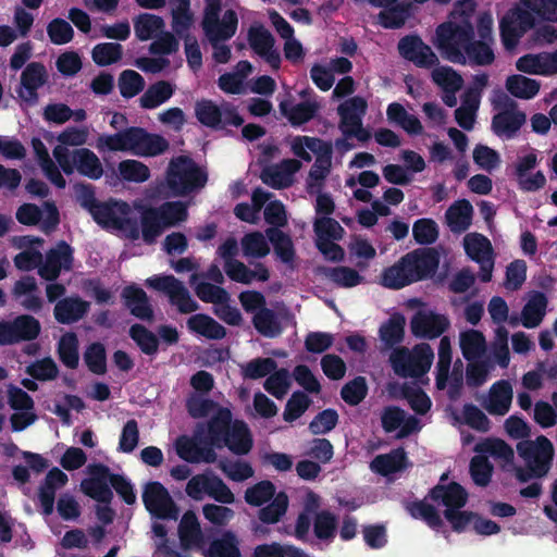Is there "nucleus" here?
<instances>
[{
    "label": "nucleus",
    "mask_w": 557,
    "mask_h": 557,
    "mask_svg": "<svg viewBox=\"0 0 557 557\" xmlns=\"http://www.w3.org/2000/svg\"><path fill=\"white\" fill-rule=\"evenodd\" d=\"M475 10L473 0H462L455 4L448 21L441 24L435 32L434 46L450 62L465 64L467 61L487 65L494 61L491 48L493 16L483 13L479 18L478 34L480 41H473L472 14Z\"/></svg>",
    "instance_id": "nucleus-1"
},
{
    "label": "nucleus",
    "mask_w": 557,
    "mask_h": 557,
    "mask_svg": "<svg viewBox=\"0 0 557 557\" xmlns=\"http://www.w3.org/2000/svg\"><path fill=\"white\" fill-rule=\"evenodd\" d=\"M96 148L100 152H124L137 157H154L169 148L166 139L141 127H128L115 134L98 137Z\"/></svg>",
    "instance_id": "nucleus-2"
},
{
    "label": "nucleus",
    "mask_w": 557,
    "mask_h": 557,
    "mask_svg": "<svg viewBox=\"0 0 557 557\" xmlns=\"http://www.w3.org/2000/svg\"><path fill=\"white\" fill-rule=\"evenodd\" d=\"M525 10L517 7L500 20V34L504 46L512 49L520 37L533 26L534 15L557 23V0H520Z\"/></svg>",
    "instance_id": "nucleus-3"
},
{
    "label": "nucleus",
    "mask_w": 557,
    "mask_h": 557,
    "mask_svg": "<svg viewBox=\"0 0 557 557\" xmlns=\"http://www.w3.org/2000/svg\"><path fill=\"white\" fill-rule=\"evenodd\" d=\"M72 250L65 243H60L51 249L42 261V255L39 250H24L14 258V264L17 269L29 271L38 268L39 275L48 281L55 280L61 270H70L72 265Z\"/></svg>",
    "instance_id": "nucleus-4"
},
{
    "label": "nucleus",
    "mask_w": 557,
    "mask_h": 557,
    "mask_svg": "<svg viewBox=\"0 0 557 557\" xmlns=\"http://www.w3.org/2000/svg\"><path fill=\"white\" fill-rule=\"evenodd\" d=\"M206 173L188 157L173 158L166 173V184L176 196L189 194L205 186Z\"/></svg>",
    "instance_id": "nucleus-5"
},
{
    "label": "nucleus",
    "mask_w": 557,
    "mask_h": 557,
    "mask_svg": "<svg viewBox=\"0 0 557 557\" xmlns=\"http://www.w3.org/2000/svg\"><path fill=\"white\" fill-rule=\"evenodd\" d=\"M187 218L186 206L181 201L166 202L159 209L143 213V237L152 243L166 227L174 226Z\"/></svg>",
    "instance_id": "nucleus-6"
},
{
    "label": "nucleus",
    "mask_w": 557,
    "mask_h": 557,
    "mask_svg": "<svg viewBox=\"0 0 557 557\" xmlns=\"http://www.w3.org/2000/svg\"><path fill=\"white\" fill-rule=\"evenodd\" d=\"M221 1L206 0L202 28L210 42L224 41L233 37L238 25V17L234 10L227 9L220 15Z\"/></svg>",
    "instance_id": "nucleus-7"
},
{
    "label": "nucleus",
    "mask_w": 557,
    "mask_h": 557,
    "mask_svg": "<svg viewBox=\"0 0 557 557\" xmlns=\"http://www.w3.org/2000/svg\"><path fill=\"white\" fill-rule=\"evenodd\" d=\"M94 220L102 227L133 234L136 231V222L131 207L123 201L110 200L101 202L92 209Z\"/></svg>",
    "instance_id": "nucleus-8"
},
{
    "label": "nucleus",
    "mask_w": 557,
    "mask_h": 557,
    "mask_svg": "<svg viewBox=\"0 0 557 557\" xmlns=\"http://www.w3.org/2000/svg\"><path fill=\"white\" fill-rule=\"evenodd\" d=\"M517 453L525 466H532V471L539 476H546L552 469L555 456L554 445L545 435L535 440H524L517 444Z\"/></svg>",
    "instance_id": "nucleus-9"
},
{
    "label": "nucleus",
    "mask_w": 557,
    "mask_h": 557,
    "mask_svg": "<svg viewBox=\"0 0 557 557\" xmlns=\"http://www.w3.org/2000/svg\"><path fill=\"white\" fill-rule=\"evenodd\" d=\"M53 157L66 174H72L74 171H77L79 174L91 180H97L102 176V164L97 154L89 149H76L72 152L71 157L66 158V152L63 148L54 147Z\"/></svg>",
    "instance_id": "nucleus-10"
},
{
    "label": "nucleus",
    "mask_w": 557,
    "mask_h": 557,
    "mask_svg": "<svg viewBox=\"0 0 557 557\" xmlns=\"http://www.w3.org/2000/svg\"><path fill=\"white\" fill-rule=\"evenodd\" d=\"M389 359L397 375L419 379L429 372L434 350H392Z\"/></svg>",
    "instance_id": "nucleus-11"
},
{
    "label": "nucleus",
    "mask_w": 557,
    "mask_h": 557,
    "mask_svg": "<svg viewBox=\"0 0 557 557\" xmlns=\"http://www.w3.org/2000/svg\"><path fill=\"white\" fill-rule=\"evenodd\" d=\"M146 284L166 294L170 302L182 313H190L198 309V304L191 298L187 288L173 275H154L147 278Z\"/></svg>",
    "instance_id": "nucleus-12"
},
{
    "label": "nucleus",
    "mask_w": 557,
    "mask_h": 557,
    "mask_svg": "<svg viewBox=\"0 0 557 557\" xmlns=\"http://www.w3.org/2000/svg\"><path fill=\"white\" fill-rule=\"evenodd\" d=\"M195 115L202 125L212 128H223L227 125L239 126L243 123V119L232 106L223 103L219 107L211 100L197 101Z\"/></svg>",
    "instance_id": "nucleus-13"
},
{
    "label": "nucleus",
    "mask_w": 557,
    "mask_h": 557,
    "mask_svg": "<svg viewBox=\"0 0 557 557\" xmlns=\"http://www.w3.org/2000/svg\"><path fill=\"white\" fill-rule=\"evenodd\" d=\"M146 509L158 519H177L178 508L169 491L158 481L146 484L143 492Z\"/></svg>",
    "instance_id": "nucleus-14"
},
{
    "label": "nucleus",
    "mask_w": 557,
    "mask_h": 557,
    "mask_svg": "<svg viewBox=\"0 0 557 557\" xmlns=\"http://www.w3.org/2000/svg\"><path fill=\"white\" fill-rule=\"evenodd\" d=\"M367 110V102L361 97H354L338 107L341 115V128L346 136L355 137L359 141H366L370 134L362 127L361 119Z\"/></svg>",
    "instance_id": "nucleus-15"
},
{
    "label": "nucleus",
    "mask_w": 557,
    "mask_h": 557,
    "mask_svg": "<svg viewBox=\"0 0 557 557\" xmlns=\"http://www.w3.org/2000/svg\"><path fill=\"white\" fill-rule=\"evenodd\" d=\"M463 248L467 256L480 264L479 276L481 281H491L494 255L490 239L479 233H469L463 237Z\"/></svg>",
    "instance_id": "nucleus-16"
},
{
    "label": "nucleus",
    "mask_w": 557,
    "mask_h": 557,
    "mask_svg": "<svg viewBox=\"0 0 557 557\" xmlns=\"http://www.w3.org/2000/svg\"><path fill=\"white\" fill-rule=\"evenodd\" d=\"M16 219L24 225H39L45 233H50L59 224V211L54 203L46 201L41 207L24 203L16 211Z\"/></svg>",
    "instance_id": "nucleus-17"
},
{
    "label": "nucleus",
    "mask_w": 557,
    "mask_h": 557,
    "mask_svg": "<svg viewBox=\"0 0 557 557\" xmlns=\"http://www.w3.org/2000/svg\"><path fill=\"white\" fill-rule=\"evenodd\" d=\"M443 248H420L405 255L413 281L419 282L432 277L438 269Z\"/></svg>",
    "instance_id": "nucleus-18"
},
{
    "label": "nucleus",
    "mask_w": 557,
    "mask_h": 557,
    "mask_svg": "<svg viewBox=\"0 0 557 557\" xmlns=\"http://www.w3.org/2000/svg\"><path fill=\"white\" fill-rule=\"evenodd\" d=\"M250 48L262 58L272 69H278L281 55L274 48V39L271 33L262 25L255 24L248 33Z\"/></svg>",
    "instance_id": "nucleus-19"
},
{
    "label": "nucleus",
    "mask_w": 557,
    "mask_h": 557,
    "mask_svg": "<svg viewBox=\"0 0 557 557\" xmlns=\"http://www.w3.org/2000/svg\"><path fill=\"white\" fill-rule=\"evenodd\" d=\"M537 156L531 151L520 156L515 166L519 187L525 191H535L544 187L546 177L541 171L532 172L537 165Z\"/></svg>",
    "instance_id": "nucleus-20"
},
{
    "label": "nucleus",
    "mask_w": 557,
    "mask_h": 557,
    "mask_svg": "<svg viewBox=\"0 0 557 557\" xmlns=\"http://www.w3.org/2000/svg\"><path fill=\"white\" fill-rule=\"evenodd\" d=\"M233 422L231 410L226 407H219L207 423L197 425L195 434L207 437L211 441V444H215V447L221 449V443L233 425Z\"/></svg>",
    "instance_id": "nucleus-21"
},
{
    "label": "nucleus",
    "mask_w": 557,
    "mask_h": 557,
    "mask_svg": "<svg viewBox=\"0 0 557 557\" xmlns=\"http://www.w3.org/2000/svg\"><path fill=\"white\" fill-rule=\"evenodd\" d=\"M516 69L525 74L553 76L557 74V50L554 52L528 53L516 61Z\"/></svg>",
    "instance_id": "nucleus-22"
},
{
    "label": "nucleus",
    "mask_w": 557,
    "mask_h": 557,
    "mask_svg": "<svg viewBox=\"0 0 557 557\" xmlns=\"http://www.w3.org/2000/svg\"><path fill=\"white\" fill-rule=\"evenodd\" d=\"M412 333L422 338H435L448 326L447 319L429 308L420 309L411 319Z\"/></svg>",
    "instance_id": "nucleus-23"
},
{
    "label": "nucleus",
    "mask_w": 557,
    "mask_h": 557,
    "mask_svg": "<svg viewBox=\"0 0 557 557\" xmlns=\"http://www.w3.org/2000/svg\"><path fill=\"white\" fill-rule=\"evenodd\" d=\"M426 498L443 505L445 509H461L468 503L469 494L467 490L458 482H449L447 484L438 483L433 486Z\"/></svg>",
    "instance_id": "nucleus-24"
},
{
    "label": "nucleus",
    "mask_w": 557,
    "mask_h": 557,
    "mask_svg": "<svg viewBox=\"0 0 557 557\" xmlns=\"http://www.w3.org/2000/svg\"><path fill=\"white\" fill-rule=\"evenodd\" d=\"M301 162L297 159H285L277 164L267 166L261 174L263 183L274 188H284L295 182Z\"/></svg>",
    "instance_id": "nucleus-25"
},
{
    "label": "nucleus",
    "mask_w": 557,
    "mask_h": 557,
    "mask_svg": "<svg viewBox=\"0 0 557 557\" xmlns=\"http://www.w3.org/2000/svg\"><path fill=\"white\" fill-rule=\"evenodd\" d=\"M400 54L419 66L429 67L437 62L436 54L419 37L409 36L398 44Z\"/></svg>",
    "instance_id": "nucleus-26"
},
{
    "label": "nucleus",
    "mask_w": 557,
    "mask_h": 557,
    "mask_svg": "<svg viewBox=\"0 0 557 557\" xmlns=\"http://www.w3.org/2000/svg\"><path fill=\"white\" fill-rule=\"evenodd\" d=\"M461 351L463 358L469 361L466 370V381L468 386L479 387L483 385L492 368L490 359L484 355L487 350Z\"/></svg>",
    "instance_id": "nucleus-27"
},
{
    "label": "nucleus",
    "mask_w": 557,
    "mask_h": 557,
    "mask_svg": "<svg viewBox=\"0 0 557 557\" xmlns=\"http://www.w3.org/2000/svg\"><path fill=\"white\" fill-rule=\"evenodd\" d=\"M67 475L54 467L48 471L44 482L39 486L38 499L42 513L49 516L53 512L55 492L67 483Z\"/></svg>",
    "instance_id": "nucleus-28"
},
{
    "label": "nucleus",
    "mask_w": 557,
    "mask_h": 557,
    "mask_svg": "<svg viewBox=\"0 0 557 557\" xmlns=\"http://www.w3.org/2000/svg\"><path fill=\"white\" fill-rule=\"evenodd\" d=\"M253 446V440L248 425L243 420H235L226 436L221 443V448L227 447L233 454L247 455Z\"/></svg>",
    "instance_id": "nucleus-29"
},
{
    "label": "nucleus",
    "mask_w": 557,
    "mask_h": 557,
    "mask_svg": "<svg viewBox=\"0 0 557 557\" xmlns=\"http://www.w3.org/2000/svg\"><path fill=\"white\" fill-rule=\"evenodd\" d=\"M292 153L305 162L313 157L330 154L331 146L323 140L310 136H295L289 141Z\"/></svg>",
    "instance_id": "nucleus-30"
},
{
    "label": "nucleus",
    "mask_w": 557,
    "mask_h": 557,
    "mask_svg": "<svg viewBox=\"0 0 557 557\" xmlns=\"http://www.w3.org/2000/svg\"><path fill=\"white\" fill-rule=\"evenodd\" d=\"M512 386L509 381L499 380L495 382L488 394V403L485 409L493 416H505L512 403Z\"/></svg>",
    "instance_id": "nucleus-31"
},
{
    "label": "nucleus",
    "mask_w": 557,
    "mask_h": 557,
    "mask_svg": "<svg viewBox=\"0 0 557 557\" xmlns=\"http://www.w3.org/2000/svg\"><path fill=\"white\" fill-rule=\"evenodd\" d=\"M379 283L389 289H400L414 283L405 256L382 271Z\"/></svg>",
    "instance_id": "nucleus-32"
},
{
    "label": "nucleus",
    "mask_w": 557,
    "mask_h": 557,
    "mask_svg": "<svg viewBox=\"0 0 557 557\" xmlns=\"http://www.w3.org/2000/svg\"><path fill=\"white\" fill-rule=\"evenodd\" d=\"M46 77L44 65L39 63L29 64L22 73L20 97L27 102H34L37 98L36 91L45 84Z\"/></svg>",
    "instance_id": "nucleus-33"
},
{
    "label": "nucleus",
    "mask_w": 557,
    "mask_h": 557,
    "mask_svg": "<svg viewBox=\"0 0 557 557\" xmlns=\"http://www.w3.org/2000/svg\"><path fill=\"white\" fill-rule=\"evenodd\" d=\"M547 304V297L543 293L529 294L521 311L522 325L528 329L539 326L546 314Z\"/></svg>",
    "instance_id": "nucleus-34"
},
{
    "label": "nucleus",
    "mask_w": 557,
    "mask_h": 557,
    "mask_svg": "<svg viewBox=\"0 0 557 557\" xmlns=\"http://www.w3.org/2000/svg\"><path fill=\"white\" fill-rule=\"evenodd\" d=\"M407 454L403 447L392 449L388 454H381L371 461V470L383 476L394 474L406 468Z\"/></svg>",
    "instance_id": "nucleus-35"
},
{
    "label": "nucleus",
    "mask_w": 557,
    "mask_h": 557,
    "mask_svg": "<svg viewBox=\"0 0 557 557\" xmlns=\"http://www.w3.org/2000/svg\"><path fill=\"white\" fill-rule=\"evenodd\" d=\"M224 270L231 280L243 284H249L252 281L264 282L269 278V271L262 264H257L253 270H249L240 261L227 260L224 263Z\"/></svg>",
    "instance_id": "nucleus-36"
},
{
    "label": "nucleus",
    "mask_w": 557,
    "mask_h": 557,
    "mask_svg": "<svg viewBox=\"0 0 557 557\" xmlns=\"http://www.w3.org/2000/svg\"><path fill=\"white\" fill-rule=\"evenodd\" d=\"M178 537L183 548L198 546L203 542V534L196 513L187 510L178 524Z\"/></svg>",
    "instance_id": "nucleus-37"
},
{
    "label": "nucleus",
    "mask_w": 557,
    "mask_h": 557,
    "mask_svg": "<svg viewBox=\"0 0 557 557\" xmlns=\"http://www.w3.org/2000/svg\"><path fill=\"white\" fill-rule=\"evenodd\" d=\"M89 304L78 297H67L54 307V318L60 323H73L82 319L88 311Z\"/></svg>",
    "instance_id": "nucleus-38"
},
{
    "label": "nucleus",
    "mask_w": 557,
    "mask_h": 557,
    "mask_svg": "<svg viewBox=\"0 0 557 557\" xmlns=\"http://www.w3.org/2000/svg\"><path fill=\"white\" fill-rule=\"evenodd\" d=\"M32 145L37 157L38 163L46 177L57 187L64 188L66 185V181L64 180L58 166L50 158L49 151L46 148L45 144L40 139L34 138Z\"/></svg>",
    "instance_id": "nucleus-39"
},
{
    "label": "nucleus",
    "mask_w": 557,
    "mask_h": 557,
    "mask_svg": "<svg viewBox=\"0 0 557 557\" xmlns=\"http://www.w3.org/2000/svg\"><path fill=\"white\" fill-rule=\"evenodd\" d=\"M190 332L209 339H221L225 336V329L207 314L197 313L187 320Z\"/></svg>",
    "instance_id": "nucleus-40"
},
{
    "label": "nucleus",
    "mask_w": 557,
    "mask_h": 557,
    "mask_svg": "<svg viewBox=\"0 0 557 557\" xmlns=\"http://www.w3.org/2000/svg\"><path fill=\"white\" fill-rule=\"evenodd\" d=\"M505 87L511 96L530 100L540 92L541 83L522 74H512L507 77Z\"/></svg>",
    "instance_id": "nucleus-41"
},
{
    "label": "nucleus",
    "mask_w": 557,
    "mask_h": 557,
    "mask_svg": "<svg viewBox=\"0 0 557 557\" xmlns=\"http://www.w3.org/2000/svg\"><path fill=\"white\" fill-rule=\"evenodd\" d=\"M472 206L467 200H458L446 211L445 219L448 227L454 233L466 231L472 219Z\"/></svg>",
    "instance_id": "nucleus-42"
},
{
    "label": "nucleus",
    "mask_w": 557,
    "mask_h": 557,
    "mask_svg": "<svg viewBox=\"0 0 557 557\" xmlns=\"http://www.w3.org/2000/svg\"><path fill=\"white\" fill-rule=\"evenodd\" d=\"M122 297L132 314L139 319L151 318L152 309L146 293L141 288L135 285L127 286L123 289Z\"/></svg>",
    "instance_id": "nucleus-43"
},
{
    "label": "nucleus",
    "mask_w": 557,
    "mask_h": 557,
    "mask_svg": "<svg viewBox=\"0 0 557 557\" xmlns=\"http://www.w3.org/2000/svg\"><path fill=\"white\" fill-rule=\"evenodd\" d=\"M387 119L391 123L400 126L410 135H419L422 133V124L417 116L410 114L400 103L393 102L386 110Z\"/></svg>",
    "instance_id": "nucleus-44"
},
{
    "label": "nucleus",
    "mask_w": 557,
    "mask_h": 557,
    "mask_svg": "<svg viewBox=\"0 0 557 557\" xmlns=\"http://www.w3.org/2000/svg\"><path fill=\"white\" fill-rule=\"evenodd\" d=\"M205 557H242L236 534L232 531H224L220 539L210 543Z\"/></svg>",
    "instance_id": "nucleus-45"
},
{
    "label": "nucleus",
    "mask_w": 557,
    "mask_h": 557,
    "mask_svg": "<svg viewBox=\"0 0 557 557\" xmlns=\"http://www.w3.org/2000/svg\"><path fill=\"white\" fill-rule=\"evenodd\" d=\"M270 193L256 189L251 196L252 203H238L234 209V213L239 220L255 224L259 221L260 210L270 200Z\"/></svg>",
    "instance_id": "nucleus-46"
},
{
    "label": "nucleus",
    "mask_w": 557,
    "mask_h": 557,
    "mask_svg": "<svg viewBox=\"0 0 557 557\" xmlns=\"http://www.w3.org/2000/svg\"><path fill=\"white\" fill-rule=\"evenodd\" d=\"M175 87L169 82L160 81L151 85L139 98L141 108L156 109L166 102L174 94Z\"/></svg>",
    "instance_id": "nucleus-47"
},
{
    "label": "nucleus",
    "mask_w": 557,
    "mask_h": 557,
    "mask_svg": "<svg viewBox=\"0 0 557 557\" xmlns=\"http://www.w3.org/2000/svg\"><path fill=\"white\" fill-rule=\"evenodd\" d=\"M164 28L163 18L153 14L144 13L134 20L135 35L141 41L156 38Z\"/></svg>",
    "instance_id": "nucleus-48"
},
{
    "label": "nucleus",
    "mask_w": 557,
    "mask_h": 557,
    "mask_svg": "<svg viewBox=\"0 0 557 557\" xmlns=\"http://www.w3.org/2000/svg\"><path fill=\"white\" fill-rule=\"evenodd\" d=\"M480 98L481 95L474 90H468L465 94L461 106L455 112L456 121L462 128L469 131L473 127Z\"/></svg>",
    "instance_id": "nucleus-49"
},
{
    "label": "nucleus",
    "mask_w": 557,
    "mask_h": 557,
    "mask_svg": "<svg viewBox=\"0 0 557 557\" xmlns=\"http://www.w3.org/2000/svg\"><path fill=\"white\" fill-rule=\"evenodd\" d=\"M524 122V113L519 111H505L494 116L492 125L498 136L511 137Z\"/></svg>",
    "instance_id": "nucleus-50"
},
{
    "label": "nucleus",
    "mask_w": 557,
    "mask_h": 557,
    "mask_svg": "<svg viewBox=\"0 0 557 557\" xmlns=\"http://www.w3.org/2000/svg\"><path fill=\"white\" fill-rule=\"evenodd\" d=\"M405 508L413 519L423 520L432 529H438L443 525V520L437 509L425 500L409 502Z\"/></svg>",
    "instance_id": "nucleus-51"
},
{
    "label": "nucleus",
    "mask_w": 557,
    "mask_h": 557,
    "mask_svg": "<svg viewBox=\"0 0 557 557\" xmlns=\"http://www.w3.org/2000/svg\"><path fill=\"white\" fill-rule=\"evenodd\" d=\"M172 15V28L181 35L188 30L194 23L189 0H169Z\"/></svg>",
    "instance_id": "nucleus-52"
},
{
    "label": "nucleus",
    "mask_w": 557,
    "mask_h": 557,
    "mask_svg": "<svg viewBox=\"0 0 557 557\" xmlns=\"http://www.w3.org/2000/svg\"><path fill=\"white\" fill-rule=\"evenodd\" d=\"M280 110L293 125H301L313 117L318 106L314 102H304L294 106L288 101H282Z\"/></svg>",
    "instance_id": "nucleus-53"
},
{
    "label": "nucleus",
    "mask_w": 557,
    "mask_h": 557,
    "mask_svg": "<svg viewBox=\"0 0 557 557\" xmlns=\"http://www.w3.org/2000/svg\"><path fill=\"white\" fill-rule=\"evenodd\" d=\"M16 344L30 342L38 337L41 331L40 322L29 314H21L12 320Z\"/></svg>",
    "instance_id": "nucleus-54"
},
{
    "label": "nucleus",
    "mask_w": 557,
    "mask_h": 557,
    "mask_svg": "<svg viewBox=\"0 0 557 557\" xmlns=\"http://www.w3.org/2000/svg\"><path fill=\"white\" fill-rule=\"evenodd\" d=\"M331 170V153L319 156L311 166L306 185L307 190L311 194L319 193Z\"/></svg>",
    "instance_id": "nucleus-55"
},
{
    "label": "nucleus",
    "mask_w": 557,
    "mask_h": 557,
    "mask_svg": "<svg viewBox=\"0 0 557 557\" xmlns=\"http://www.w3.org/2000/svg\"><path fill=\"white\" fill-rule=\"evenodd\" d=\"M337 519L329 510H321L313 517L314 536L324 542H332L336 535Z\"/></svg>",
    "instance_id": "nucleus-56"
},
{
    "label": "nucleus",
    "mask_w": 557,
    "mask_h": 557,
    "mask_svg": "<svg viewBox=\"0 0 557 557\" xmlns=\"http://www.w3.org/2000/svg\"><path fill=\"white\" fill-rule=\"evenodd\" d=\"M288 509V497L286 493L280 492L264 507L258 511V518L262 523L274 524L286 513Z\"/></svg>",
    "instance_id": "nucleus-57"
},
{
    "label": "nucleus",
    "mask_w": 557,
    "mask_h": 557,
    "mask_svg": "<svg viewBox=\"0 0 557 557\" xmlns=\"http://www.w3.org/2000/svg\"><path fill=\"white\" fill-rule=\"evenodd\" d=\"M275 485L269 480H263L248 487L244 498L248 505L261 507L275 497Z\"/></svg>",
    "instance_id": "nucleus-58"
},
{
    "label": "nucleus",
    "mask_w": 557,
    "mask_h": 557,
    "mask_svg": "<svg viewBox=\"0 0 557 557\" xmlns=\"http://www.w3.org/2000/svg\"><path fill=\"white\" fill-rule=\"evenodd\" d=\"M252 322L263 336L275 337L282 332L280 317L270 309L258 311L253 314Z\"/></svg>",
    "instance_id": "nucleus-59"
},
{
    "label": "nucleus",
    "mask_w": 557,
    "mask_h": 557,
    "mask_svg": "<svg viewBox=\"0 0 557 557\" xmlns=\"http://www.w3.org/2000/svg\"><path fill=\"white\" fill-rule=\"evenodd\" d=\"M81 491L91 499L100 504H111L113 492L110 482L94 479H84L81 482Z\"/></svg>",
    "instance_id": "nucleus-60"
},
{
    "label": "nucleus",
    "mask_w": 557,
    "mask_h": 557,
    "mask_svg": "<svg viewBox=\"0 0 557 557\" xmlns=\"http://www.w3.org/2000/svg\"><path fill=\"white\" fill-rule=\"evenodd\" d=\"M368 392L366 377L358 375L343 385L341 397L347 405L358 406L367 397Z\"/></svg>",
    "instance_id": "nucleus-61"
},
{
    "label": "nucleus",
    "mask_w": 557,
    "mask_h": 557,
    "mask_svg": "<svg viewBox=\"0 0 557 557\" xmlns=\"http://www.w3.org/2000/svg\"><path fill=\"white\" fill-rule=\"evenodd\" d=\"M324 274L334 284L346 288L355 287L363 281L355 269L348 267L329 268L324 270Z\"/></svg>",
    "instance_id": "nucleus-62"
},
{
    "label": "nucleus",
    "mask_w": 557,
    "mask_h": 557,
    "mask_svg": "<svg viewBox=\"0 0 557 557\" xmlns=\"http://www.w3.org/2000/svg\"><path fill=\"white\" fill-rule=\"evenodd\" d=\"M406 320L403 315H393L387 322L380 327L381 341L386 346L399 344L404 337Z\"/></svg>",
    "instance_id": "nucleus-63"
},
{
    "label": "nucleus",
    "mask_w": 557,
    "mask_h": 557,
    "mask_svg": "<svg viewBox=\"0 0 557 557\" xmlns=\"http://www.w3.org/2000/svg\"><path fill=\"white\" fill-rule=\"evenodd\" d=\"M311 399L301 391H296L292 394L285 405L283 419L286 422H294L299 419L310 407Z\"/></svg>",
    "instance_id": "nucleus-64"
}]
</instances>
